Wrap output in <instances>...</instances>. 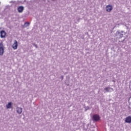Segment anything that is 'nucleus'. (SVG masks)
<instances>
[{"label": "nucleus", "mask_w": 131, "mask_h": 131, "mask_svg": "<svg viewBox=\"0 0 131 131\" xmlns=\"http://www.w3.org/2000/svg\"><path fill=\"white\" fill-rule=\"evenodd\" d=\"M104 93H111V92H113V89L109 87H107L104 89Z\"/></svg>", "instance_id": "5"}, {"label": "nucleus", "mask_w": 131, "mask_h": 131, "mask_svg": "<svg viewBox=\"0 0 131 131\" xmlns=\"http://www.w3.org/2000/svg\"><path fill=\"white\" fill-rule=\"evenodd\" d=\"M116 35L117 38H121L123 36V32L118 31L116 33Z\"/></svg>", "instance_id": "2"}, {"label": "nucleus", "mask_w": 131, "mask_h": 131, "mask_svg": "<svg viewBox=\"0 0 131 131\" xmlns=\"http://www.w3.org/2000/svg\"><path fill=\"white\" fill-rule=\"evenodd\" d=\"M12 102H9L8 104L6 105V108L7 109H11V108L12 107Z\"/></svg>", "instance_id": "11"}, {"label": "nucleus", "mask_w": 131, "mask_h": 131, "mask_svg": "<svg viewBox=\"0 0 131 131\" xmlns=\"http://www.w3.org/2000/svg\"><path fill=\"white\" fill-rule=\"evenodd\" d=\"M10 3H13V1H11V2H10Z\"/></svg>", "instance_id": "16"}, {"label": "nucleus", "mask_w": 131, "mask_h": 131, "mask_svg": "<svg viewBox=\"0 0 131 131\" xmlns=\"http://www.w3.org/2000/svg\"><path fill=\"white\" fill-rule=\"evenodd\" d=\"M5 53V46H4V43H0V56H3Z\"/></svg>", "instance_id": "1"}, {"label": "nucleus", "mask_w": 131, "mask_h": 131, "mask_svg": "<svg viewBox=\"0 0 131 131\" xmlns=\"http://www.w3.org/2000/svg\"><path fill=\"white\" fill-rule=\"evenodd\" d=\"M113 8L112 7V5H108L106 7V12H111Z\"/></svg>", "instance_id": "7"}, {"label": "nucleus", "mask_w": 131, "mask_h": 131, "mask_svg": "<svg viewBox=\"0 0 131 131\" xmlns=\"http://www.w3.org/2000/svg\"><path fill=\"white\" fill-rule=\"evenodd\" d=\"M88 109H89V107H88V108H86V109L85 110V111H86V110H88Z\"/></svg>", "instance_id": "15"}, {"label": "nucleus", "mask_w": 131, "mask_h": 131, "mask_svg": "<svg viewBox=\"0 0 131 131\" xmlns=\"http://www.w3.org/2000/svg\"><path fill=\"white\" fill-rule=\"evenodd\" d=\"M7 33H6V31L4 30H2L0 32V36L1 38H5L6 37V35Z\"/></svg>", "instance_id": "4"}, {"label": "nucleus", "mask_w": 131, "mask_h": 131, "mask_svg": "<svg viewBox=\"0 0 131 131\" xmlns=\"http://www.w3.org/2000/svg\"><path fill=\"white\" fill-rule=\"evenodd\" d=\"M93 119L94 121H98V120H100V116L98 115H94L93 116Z\"/></svg>", "instance_id": "6"}, {"label": "nucleus", "mask_w": 131, "mask_h": 131, "mask_svg": "<svg viewBox=\"0 0 131 131\" xmlns=\"http://www.w3.org/2000/svg\"><path fill=\"white\" fill-rule=\"evenodd\" d=\"M34 47H35V48H36V49H37V45L36 44H33Z\"/></svg>", "instance_id": "14"}, {"label": "nucleus", "mask_w": 131, "mask_h": 131, "mask_svg": "<svg viewBox=\"0 0 131 131\" xmlns=\"http://www.w3.org/2000/svg\"><path fill=\"white\" fill-rule=\"evenodd\" d=\"M30 25L29 23L27 22L24 24V27H28V26Z\"/></svg>", "instance_id": "12"}, {"label": "nucleus", "mask_w": 131, "mask_h": 131, "mask_svg": "<svg viewBox=\"0 0 131 131\" xmlns=\"http://www.w3.org/2000/svg\"><path fill=\"white\" fill-rule=\"evenodd\" d=\"M52 1H55V0H52Z\"/></svg>", "instance_id": "17"}, {"label": "nucleus", "mask_w": 131, "mask_h": 131, "mask_svg": "<svg viewBox=\"0 0 131 131\" xmlns=\"http://www.w3.org/2000/svg\"><path fill=\"white\" fill-rule=\"evenodd\" d=\"M125 122L126 123H131V116L127 117L125 118Z\"/></svg>", "instance_id": "8"}, {"label": "nucleus", "mask_w": 131, "mask_h": 131, "mask_svg": "<svg viewBox=\"0 0 131 131\" xmlns=\"http://www.w3.org/2000/svg\"><path fill=\"white\" fill-rule=\"evenodd\" d=\"M23 108L21 107H17L16 108V112L18 114H21L22 113Z\"/></svg>", "instance_id": "10"}, {"label": "nucleus", "mask_w": 131, "mask_h": 131, "mask_svg": "<svg viewBox=\"0 0 131 131\" xmlns=\"http://www.w3.org/2000/svg\"><path fill=\"white\" fill-rule=\"evenodd\" d=\"M24 10V7L23 6H19L17 8L18 13H22Z\"/></svg>", "instance_id": "9"}, {"label": "nucleus", "mask_w": 131, "mask_h": 131, "mask_svg": "<svg viewBox=\"0 0 131 131\" xmlns=\"http://www.w3.org/2000/svg\"><path fill=\"white\" fill-rule=\"evenodd\" d=\"M12 48L13 50H17L18 49V42L14 40V43L12 45Z\"/></svg>", "instance_id": "3"}, {"label": "nucleus", "mask_w": 131, "mask_h": 131, "mask_svg": "<svg viewBox=\"0 0 131 131\" xmlns=\"http://www.w3.org/2000/svg\"><path fill=\"white\" fill-rule=\"evenodd\" d=\"M60 78H61V80H63V79H64V76H61Z\"/></svg>", "instance_id": "13"}]
</instances>
